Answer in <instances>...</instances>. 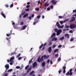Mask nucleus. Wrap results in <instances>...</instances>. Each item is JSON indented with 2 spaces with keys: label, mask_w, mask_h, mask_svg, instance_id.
<instances>
[{
  "label": "nucleus",
  "mask_w": 76,
  "mask_h": 76,
  "mask_svg": "<svg viewBox=\"0 0 76 76\" xmlns=\"http://www.w3.org/2000/svg\"><path fill=\"white\" fill-rule=\"evenodd\" d=\"M50 59H48L47 61V63L48 64L49 63H50Z\"/></svg>",
  "instance_id": "57"
},
{
  "label": "nucleus",
  "mask_w": 76,
  "mask_h": 76,
  "mask_svg": "<svg viewBox=\"0 0 76 76\" xmlns=\"http://www.w3.org/2000/svg\"><path fill=\"white\" fill-rule=\"evenodd\" d=\"M35 10H37V11L38 10V8H35Z\"/></svg>",
  "instance_id": "63"
},
{
  "label": "nucleus",
  "mask_w": 76,
  "mask_h": 76,
  "mask_svg": "<svg viewBox=\"0 0 76 76\" xmlns=\"http://www.w3.org/2000/svg\"><path fill=\"white\" fill-rule=\"evenodd\" d=\"M10 60H9V59L7 60V62H8V63H9V62H10Z\"/></svg>",
  "instance_id": "62"
},
{
  "label": "nucleus",
  "mask_w": 76,
  "mask_h": 76,
  "mask_svg": "<svg viewBox=\"0 0 76 76\" xmlns=\"http://www.w3.org/2000/svg\"><path fill=\"white\" fill-rule=\"evenodd\" d=\"M25 10L27 12H28V11H29V9L28 8L27 9H26Z\"/></svg>",
  "instance_id": "43"
},
{
  "label": "nucleus",
  "mask_w": 76,
  "mask_h": 76,
  "mask_svg": "<svg viewBox=\"0 0 76 76\" xmlns=\"http://www.w3.org/2000/svg\"><path fill=\"white\" fill-rule=\"evenodd\" d=\"M5 67L6 69V70L5 71V72H6L7 70L9 69V65L8 64H7L5 66Z\"/></svg>",
  "instance_id": "7"
},
{
  "label": "nucleus",
  "mask_w": 76,
  "mask_h": 76,
  "mask_svg": "<svg viewBox=\"0 0 76 76\" xmlns=\"http://www.w3.org/2000/svg\"><path fill=\"white\" fill-rule=\"evenodd\" d=\"M58 50V49H56L54 51V53H57V51Z\"/></svg>",
  "instance_id": "28"
},
{
  "label": "nucleus",
  "mask_w": 76,
  "mask_h": 76,
  "mask_svg": "<svg viewBox=\"0 0 76 76\" xmlns=\"http://www.w3.org/2000/svg\"><path fill=\"white\" fill-rule=\"evenodd\" d=\"M1 14L2 16L4 18H6V15H5V14L3 12H2L1 13Z\"/></svg>",
  "instance_id": "12"
},
{
  "label": "nucleus",
  "mask_w": 76,
  "mask_h": 76,
  "mask_svg": "<svg viewBox=\"0 0 76 76\" xmlns=\"http://www.w3.org/2000/svg\"><path fill=\"white\" fill-rule=\"evenodd\" d=\"M69 33H73V31L72 30H70L69 31Z\"/></svg>",
  "instance_id": "60"
},
{
  "label": "nucleus",
  "mask_w": 76,
  "mask_h": 76,
  "mask_svg": "<svg viewBox=\"0 0 76 76\" xmlns=\"http://www.w3.org/2000/svg\"><path fill=\"white\" fill-rule=\"evenodd\" d=\"M72 74L73 72H72V69H70L69 70V71H68L67 72L66 74V76H68V75H70V76H72Z\"/></svg>",
  "instance_id": "1"
},
{
  "label": "nucleus",
  "mask_w": 76,
  "mask_h": 76,
  "mask_svg": "<svg viewBox=\"0 0 76 76\" xmlns=\"http://www.w3.org/2000/svg\"><path fill=\"white\" fill-rule=\"evenodd\" d=\"M13 6V3H12L10 6V7H12Z\"/></svg>",
  "instance_id": "39"
},
{
  "label": "nucleus",
  "mask_w": 76,
  "mask_h": 76,
  "mask_svg": "<svg viewBox=\"0 0 76 76\" xmlns=\"http://www.w3.org/2000/svg\"><path fill=\"white\" fill-rule=\"evenodd\" d=\"M29 65H28L25 67V70H27L28 69V67H29Z\"/></svg>",
  "instance_id": "24"
},
{
  "label": "nucleus",
  "mask_w": 76,
  "mask_h": 76,
  "mask_svg": "<svg viewBox=\"0 0 76 76\" xmlns=\"http://www.w3.org/2000/svg\"><path fill=\"white\" fill-rule=\"evenodd\" d=\"M75 20V18H73L72 20L70 21V22H73V21H74V20Z\"/></svg>",
  "instance_id": "26"
},
{
  "label": "nucleus",
  "mask_w": 76,
  "mask_h": 76,
  "mask_svg": "<svg viewBox=\"0 0 76 76\" xmlns=\"http://www.w3.org/2000/svg\"><path fill=\"white\" fill-rule=\"evenodd\" d=\"M27 27V26L26 25L24 26L23 27V29H25Z\"/></svg>",
  "instance_id": "23"
},
{
  "label": "nucleus",
  "mask_w": 76,
  "mask_h": 76,
  "mask_svg": "<svg viewBox=\"0 0 76 76\" xmlns=\"http://www.w3.org/2000/svg\"><path fill=\"white\" fill-rule=\"evenodd\" d=\"M50 57V55H48L47 56L46 55H45L44 56H43V58H44L45 60H46V59H48V58Z\"/></svg>",
  "instance_id": "5"
},
{
  "label": "nucleus",
  "mask_w": 76,
  "mask_h": 76,
  "mask_svg": "<svg viewBox=\"0 0 76 76\" xmlns=\"http://www.w3.org/2000/svg\"><path fill=\"white\" fill-rule=\"evenodd\" d=\"M74 40V38H72L70 40V41H73Z\"/></svg>",
  "instance_id": "32"
},
{
  "label": "nucleus",
  "mask_w": 76,
  "mask_h": 76,
  "mask_svg": "<svg viewBox=\"0 0 76 76\" xmlns=\"http://www.w3.org/2000/svg\"><path fill=\"white\" fill-rule=\"evenodd\" d=\"M46 45H47V43L46 42L44 44V45H43V47H45V46Z\"/></svg>",
  "instance_id": "51"
},
{
  "label": "nucleus",
  "mask_w": 76,
  "mask_h": 76,
  "mask_svg": "<svg viewBox=\"0 0 76 76\" xmlns=\"http://www.w3.org/2000/svg\"><path fill=\"white\" fill-rule=\"evenodd\" d=\"M56 47V45H53V48H54Z\"/></svg>",
  "instance_id": "47"
},
{
  "label": "nucleus",
  "mask_w": 76,
  "mask_h": 76,
  "mask_svg": "<svg viewBox=\"0 0 76 76\" xmlns=\"http://www.w3.org/2000/svg\"><path fill=\"white\" fill-rule=\"evenodd\" d=\"M14 56H13L12 57H11L10 59V62H12V61L13 60H14V58L13 57Z\"/></svg>",
  "instance_id": "17"
},
{
  "label": "nucleus",
  "mask_w": 76,
  "mask_h": 76,
  "mask_svg": "<svg viewBox=\"0 0 76 76\" xmlns=\"http://www.w3.org/2000/svg\"><path fill=\"white\" fill-rule=\"evenodd\" d=\"M51 2L53 4H56V3H57V1L56 0H52Z\"/></svg>",
  "instance_id": "9"
},
{
  "label": "nucleus",
  "mask_w": 76,
  "mask_h": 76,
  "mask_svg": "<svg viewBox=\"0 0 76 76\" xmlns=\"http://www.w3.org/2000/svg\"><path fill=\"white\" fill-rule=\"evenodd\" d=\"M76 27V25L73 24H71L70 26V28H71V29H74V28H75Z\"/></svg>",
  "instance_id": "4"
},
{
  "label": "nucleus",
  "mask_w": 76,
  "mask_h": 76,
  "mask_svg": "<svg viewBox=\"0 0 76 76\" xmlns=\"http://www.w3.org/2000/svg\"><path fill=\"white\" fill-rule=\"evenodd\" d=\"M15 54V52H14L11 53V55L12 56V55H14Z\"/></svg>",
  "instance_id": "37"
},
{
  "label": "nucleus",
  "mask_w": 76,
  "mask_h": 76,
  "mask_svg": "<svg viewBox=\"0 0 76 76\" xmlns=\"http://www.w3.org/2000/svg\"><path fill=\"white\" fill-rule=\"evenodd\" d=\"M26 16H28V14H26L25 15H24L23 16V18H25L26 17Z\"/></svg>",
  "instance_id": "25"
},
{
  "label": "nucleus",
  "mask_w": 76,
  "mask_h": 76,
  "mask_svg": "<svg viewBox=\"0 0 76 76\" xmlns=\"http://www.w3.org/2000/svg\"><path fill=\"white\" fill-rule=\"evenodd\" d=\"M65 37H67V38H69V37H70V36H69V34H65Z\"/></svg>",
  "instance_id": "16"
},
{
  "label": "nucleus",
  "mask_w": 76,
  "mask_h": 76,
  "mask_svg": "<svg viewBox=\"0 0 76 76\" xmlns=\"http://www.w3.org/2000/svg\"><path fill=\"white\" fill-rule=\"evenodd\" d=\"M65 28H69V26H66Z\"/></svg>",
  "instance_id": "46"
},
{
  "label": "nucleus",
  "mask_w": 76,
  "mask_h": 76,
  "mask_svg": "<svg viewBox=\"0 0 76 76\" xmlns=\"http://www.w3.org/2000/svg\"><path fill=\"white\" fill-rule=\"evenodd\" d=\"M57 40V38L56 37H54L51 40V41H56Z\"/></svg>",
  "instance_id": "14"
},
{
  "label": "nucleus",
  "mask_w": 76,
  "mask_h": 76,
  "mask_svg": "<svg viewBox=\"0 0 76 76\" xmlns=\"http://www.w3.org/2000/svg\"><path fill=\"white\" fill-rule=\"evenodd\" d=\"M56 25L57 26V27H58V28H63L64 27V25H62L61 26H60L58 22L56 23Z\"/></svg>",
  "instance_id": "2"
},
{
  "label": "nucleus",
  "mask_w": 76,
  "mask_h": 76,
  "mask_svg": "<svg viewBox=\"0 0 76 76\" xmlns=\"http://www.w3.org/2000/svg\"><path fill=\"white\" fill-rule=\"evenodd\" d=\"M47 3H48V2L45 4L44 6L45 7L46 6H47V7H48V6H49L50 4H47Z\"/></svg>",
  "instance_id": "18"
},
{
  "label": "nucleus",
  "mask_w": 76,
  "mask_h": 76,
  "mask_svg": "<svg viewBox=\"0 0 76 76\" xmlns=\"http://www.w3.org/2000/svg\"><path fill=\"white\" fill-rule=\"evenodd\" d=\"M61 29H59L56 31L57 34L56 35H59L60 34H61Z\"/></svg>",
  "instance_id": "6"
},
{
  "label": "nucleus",
  "mask_w": 76,
  "mask_h": 76,
  "mask_svg": "<svg viewBox=\"0 0 76 76\" xmlns=\"http://www.w3.org/2000/svg\"><path fill=\"white\" fill-rule=\"evenodd\" d=\"M45 48L43 46L42 50V51H43V50H44L45 49Z\"/></svg>",
  "instance_id": "52"
},
{
  "label": "nucleus",
  "mask_w": 76,
  "mask_h": 76,
  "mask_svg": "<svg viewBox=\"0 0 76 76\" xmlns=\"http://www.w3.org/2000/svg\"><path fill=\"white\" fill-rule=\"evenodd\" d=\"M69 19H66L65 20H64V22L65 23V22H66V21H68V20H69Z\"/></svg>",
  "instance_id": "35"
},
{
  "label": "nucleus",
  "mask_w": 76,
  "mask_h": 76,
  "mask_svg": "<svg viewBox=\"0 0 76 76\" xmlns=\"http://www.w3.org/2000/svg\"><path fill=\"white\" fill-rule=\"evenodd\" d=\"M55 56L56 57H58V54H56L55 55Z\"/></svg>",
  "instance_id": "40"
},
{
  "label": "nucleus",
  "mask_w": 76,
  "mask_h": 76,
  "mask_svg": "<svg viewBox=\"0 0 76 76\" xmlns=\"http://www.w3.org/2000/svg\"><path fill=\"white\" fill-rule=\"evenodd\" d=\"M32 60H33V58H31V59L29 61V64H30V63H31L32 62Z\"/></svg>",
  "instance_id": "21"
},
{
  "label": "nucleus",
  "mask_w": 76,
  "mask_h": 76,
  "mask_svg": "<svg viewBox=\"0 0 76 76\" xmlns=\"http://www.w3.org/2000/svg\"><path fill=\"white\" fill-rule=\"evenodd\" d=\"M22 58V57H20L18 58V60H21Z\"/></svg>",
  "instance_id": "45"
},
{
  "label": "nucleus",
  "mask_w": 76,
  "mask_h": 76,
  "mask_svg": "<svg viewBox=\"0 0 76 76\" xmlns=\"http://www.w3.org/2000/svg\"><path fill=\"white\" fill-rule=\"evenodd\" d=\"M63 69H64L63 73H66V67L65 65L63 66Z\"/></svg>",
  "instance_id": "10"
},
{
  "label": "nucleus",
  "mask_w": 76,
  "mask_h": 76,
  "mask_svg": "<svg viewBox=\"0 0 76 76\" xmlns=\"http://www.w3.org/2000/svg\"><path fill=\"white\" fill-rule=\"evenodd\" d=\"M37 62H34L33 64V68L34 69V68H35L36 67H37Z\"/></svg>",
  "instance_id": "8"
},
{
  "label": "nucleus",
  "mask_w": 76,
  "mask_h": 76,
  "mask_svg": "<svg viewBox=\"0 0 76 76\" xmlns=\"http://www.w3.org/2000/svg\"><path fill=\"white\" fill-rule=\"evenodd\" d=\"M61 24V25H62V24H63V21H60V22Z\"/></svg>",
  "instance_id": "50"
},
{
  "label": "nucleus",
  "mask_w": 76,
  "mask_h": 76,
  "mask_svg": "<svg viewBox=\"0 0 76 76\" xmlns=\"http://www.w3.org/2000/svg\"><path fill=\"white\" fill-rule=\"evenodd\" d=\"M73 12V13H76V10H74Z\"/></svg>",
  "instance_id": "49"
},
{
  "label": "nucleus",
  "mask_w": 76,
  "mask_h": 76,
  "mask_svg": "<svg viewBox=\"0 0 76 76\" xmlns=\"http://www.w3.org/2000/svg\"><path fill=\"white\" fill-rule=\"evenodd\" d=\"M53 5H51L50 6V7L51 9H53Z\"/></svg>",
  "instance_id": "54"
},
{
  "label": "nucleus",
  "mask_w": 76,
  "mask_h": 76,
  "mask_svg": "<svg viewBox=\"0 0 76 76\" xmlns=\"http://www.w3.org/2000/svg\"><path fill=\"white\" fill-rule=\"evenodd\" d=\"M52 44H53V43L51 42V41H50L49 43V45H51Z\"/></svg>",
  "instance_id": "31"
},
{
  "label": "nucleus",
  "mask_w": 76,
  "mask_h": 76,
  "mask_svg": "<svg viewBox=\"0 0 76 76\" xmlns=\"http://www.w3.org/2000/svg\"><path fill=\"white\" fill-rule=\"evenodd\" d=\"M12 22H13V23H12V24L13 25H15V22H13V21H12Z\"/></svg>",
  "instance_id": "56"
},
{
  "label": "nucleus",
  "mask_w": 76,
  "mask_h": 76,
  "mask_svg": "<svg viewBox=\"0 0 76 76\" xmlns=\"http://www.w3.org/2000/svg\"><path fill=\"white\" fill-rule=\"evenodd\" d=\"M54 36L53 35H52L51 36V38H53V37H54Z\"/></svg>",
  "instance_id": "61"
},
{
  "label": "nucleus",
  "mask_w": 76,
  "mask_h": 76,
  "mask_svg": "<svg viewBox=\"0 0 76 76\" xmlns=\"http://www.w3.org/2000/svg\"><path fill=\"white\" fill-rule=\"evenodd\" d=\"M50 63L51 64H53V62L52 61H50Z\"/></svg>",
  "instance_id": "64"
},
{
  "label": "nucleus",
  "mask_w": 76,
  "mask_h": 76,
  "mask_svg": "<svg viewBox=\"0 0 76 76\" xmlns=\"http://www.w3.org/2000/svg\"><path fill=\"white\" fill-rule=\"evenodd\" d=\"M47 10H50V7H48L47 9Z\"/></svg>",
  "instance_id": "58"
},
{
  "label": "nucleus",
  "mask_w": 76,
  "mask_h": 76,
  "mask_svg": "<svg viewBox=\"0 0 76 76\" xmlns=\"http://www.w3.org/2000/svg\"><path fill=\"white\" fill-rule=\"evenodd\" d=\"M58 18L59 19H63V17L61 16H59Z\"/></svg>",
  "instance_id": "38"
},
{
  "label": "nucleus",
  "mask_w": 76,
  "mask_h": 76,
  "mask_svg": "<svg viewBox=\"0 0 76 76\" xmlns=\"http://www.w3.org/2000/svg\"><path fill=\"white\" fill-rule=\"evenodd\" d=\"M58 72H59V74H60V73H61V70H60Z\"/></svg>",
  "instance_id": "59"
},
{
  "label": "nucleus",
  "mask_w": 76,
  "mask_h": 76,
  "mask_svg": "<svg viewBox=\"0 0 76 76\" xmlns=\"http://www.w3.org/2000/svg\"><path fill=\"white\" fill-rule=\"evenodd\" d=\"M13 70V69H10L9 70H8V72H12Z\"/></svg>",
  "instance_id": "30"
},
{
  "label": "nucleus",
  "mask_w": 76,
  "mask_h": 76,
  "mask_svg": "<svg viewBox=\"0 0 76 76\" xmlns=\"http://www.w3.org/2000/svg\"><path fill=\"white\" fill-rule=\"evenodd\" d=\"M28 18H29L30 20H31L32 19V17L29 16Z\"/></svg>",
  "instance_id": "48"
},
{
  "label": "nucleus",
  "mask_w": 76,
  "mask_h": 76,
  "mask_svg": "<svg viewBox=\"0 0 76 76\" xmlns=\"http://www.w3.org/2000/svg\"><path fill=\"white\" fill-rule=\"evenodd\" d=\"M34 73V71H32L30 72V75H32V74H33Z\"/></svg>",
  "instance_id": "29"
},
{
  "label": "nucleus",
  "mask_w": 76,
  "mask_h": 76,
  "mask_svg": "<svg viewBox=\"0 0 76 76\" xmlns=\"http://www.w3.org/2000/svg\"><path fill=\"white\" fill-rule=\"evenodd\" d=\"M4 76H8V74H7V73H6L5 74H4Z\"/></svg>",
  "instance_id": "53"
},
{
  "label": "nucleus",
  "mask_w": 76,
  "mask_h": 76,
  "mask_svg": "<svg viewBox=\"0 0 76 76\" xmlns=\"http://www.w3.org/2000/svg\"><path fill=\"white\" fill-rule=\"evenodd\" d=\"M20 66H18L16 67V69H20Z\"/></svg>",
  "instance_id": "36"
},
{
  "label": "nucleus",
  "mask_w": 76,
  "mask_h": 76,
  "mask_svg": "<svg viewBox=\"0 0 76 76\" xmlns=\"http://www.w3.org/2000/svg\"><path fill=\"white\" fill-rule=\"evenodd\" d=\"M61 61V58H59L58 59V62H59V61Z\"/></svg>",
  "instance_id": "27"
},
{
  "label": "nucleus",
  "mask_w": 76,
  "mask_h": 76,
  "mask_svg": "<svg viewBox=\"0 0 76 76\" xmlns=\"http://www.w3.org/2000/svg\"><path fill=\"white\" fill-rule=\"evenodd\" d=\"M20 56V53H19L18 55L17 56V58H18Z\"/></svg>",
  "instance_id": "33"
},
{
  "label": "nucleus",
  "mask_w": 76,
  "mask_h": 76,
  "mask_svg": "<svg viewBox=\"0 0 76 76\" xmlns=\"http://www.w3.org/2000/svg\"><path fill=\"white\" fill-rule=\"evenodd\" d=\"M31 69H32V67H30L27 71V73H29V71L31 70Z\"/></svg>",
  "instance_id": "20"
},
{
  "label": "nucleus",
  "mask_w": 76,
  "mask_h": 76,
  "mask_svg": "<svg viewBox=\"0 0 76 76\" xmlns=\"http://www.w3.org/2000/svg\"><path fill=\"white\" fill-rule=\"evenodd\" d=\"M43 56H42L39 59V58H38V62H42L44 61V59L43 58Z\"/></svg>",
  "instance_id": "3"
},
{
  "label": "nucleus",
  "mask_w": 76,
  "mask_h": 76,
  "mask_svg": "<svg viewBox=\"0 0 76 76\" xmlns=\"http://www.w3.org/2000/svg\"><path fill=\"white\" fill-rule=\"evenodd\" d=\"M54 37H55L56 36V33H54L52 34Z\"/></svg>",
  "instance_id": "55"
},
{
  "label": "nucleus",
  "mask_w": 76,
  "mask_h": 76,
  "mask_svg": "<svg viewBox=\"0 0 76 76\" xmlns=\"http://www.w3.org/2000/svg\"><path fill=\"white\" fill-rule=\"evenodd\" d=\"M9 38L7 37L6 38V39L7 40H8V43L9 44L8 45H10V40H9Z\"/></svg>",
  "instance_id": "15"
},
{
  "label": "nucleus",
  "mask_w": 76,
  "mask_h": 76,
  "mask_svg": "<svg viewBox=\"0 0 76 76\" xmlns=\"http://www.w3.org/2000/svg\"><path fill=\"white\" fill-rule=\"evenodd\" d=\"M35 21H36V22H34L33 23V25H35L36 23H37V22H38V19H37V18H36L34 20Z\"/></svg>",
  "instance_id": "13"
},
{
  "label": "nucleus",
  "mask_w": 76,
  "mask_h": 76,
  "mask_svg": "<svg viewBox=\"0 0 76 76\" xmlns=\"http://www.w3.org/2000/svg\"><path fill=\"white\" fill-rule=\"evenodd\" d=\"M29 7H30L29 5H27V6H26V8H29Z\"/></svg>",
  "instance_id": "44"
},
{
  "label": "nucleus",
  "mask_w": 76,
  "mask_h": 76,
  "mask_svg": "<svg viewBox=\"0 0 76 76\" xmlns=\"http://www.w3.org/2000/svg\"><path fill=\"white\" fill-rule=\"evenodd\" d=\"M20 23L21 25H23L24 23H23V22H22Z\"/></svg>",
  "instance_id": "34"
},
{
  "label": "nucleus",
  "mask_w": 76,
  "mask_h": 76,
  "mask_svg": "<svg viewBox=\"0 0 76 76\" xmlns=\"http://www.w3.org/2000/svg\"><path fill=\"white\" fill-rule=\"evenodd\" d=\"M64 39V36L60 38L59 39V40H63V39Z\"/></svg>",
  "instance_id": "22"
},
{
  "label": "nucleus",
  "mask_w": 76,
  "mask_h": 76,
  "mask_svg": "<svg viewBox=\"0 0 76 76\" xmlns=\"http://www.w3.org/2000/svg\"><path fill=\"white\" fill-rule=\"evenodd\" d=\"M52 51V48L51 47H49L48 49V52L49 53H51Z\"/></svg>",
  "instance_id": "11"
},
{
  "label": "nucleus",
  "mask_w": 76,
  "mask_h": 76,
  "mask_svg": "<svg viewBox=\"0 0 76 76\" xmlns=\"http://www.w3.org/2000/svg\"><path fill=\"white\" fill-rule=\"evenodd\" d=\"M43 46V44H42V45L40 46L39 47L40 49H41L42 47V46Z\"/></svg>",
  "instance_id": "41"
},
{
  "label": "nucleus",
  "mask_w": 76,
  "mask_h": 76,
  "mask_svg": "<svg viewBox=\"0 0 76 76\" xmlns=\"http://www.w3.org/2000/svg\"><path fill=\"white\" fill-rule=\"evenodd\" d=\"M61 47H62V45H59V46H58V48H60Z\"/></svg>",
  "instance_id": "42"
},
{
  "label": "nucleus",
  "mask_w": 76,
  "mask_h": 76,
  "mask_svg": "<svg viewBox=\"0 0 76 76\" xmlns=\"http://www.w3.org/2000/svg\"><path fill=\"white\" fill-rule=\"evenodd\" d=\"M45 66V62H43L42 63V66H43V67H44Z\"/></svg>",
  "instance_id": "19"
}]
</instances>
